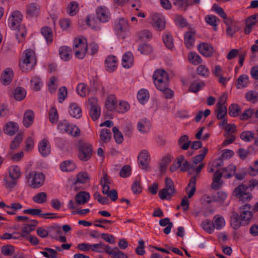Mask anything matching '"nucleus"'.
Segmentation results:
<instances>
[{
  "label": "nucleus",
  "instance_id": "nucleus-23",
  "mask_svg": "<svg viewBox=\"0 0 258 258\" xmlns=\"http://www.w3.org/2000/svg\"><path fill=\"white\" fill-rule=\"evenodd\" d=\"M34 118V113L32 110H27L23 117V124L26 127H28L32 125Z\"/></svg>",
  "mask_w": 258,
  "mask_h": 258
},
{
  "label": "nucleus",
  "instance_id": "nucleus-13",
  "mask_svg": "<svg viewBox=\"0 0 258 258\" xmlns=\"http://www.w3.org/2000/svg\"><path fill=\"white\" fill-rule=\"evenodd\" d=\"M96 16L98 21L101 23H105L109 21V13L106 7L99 6L96 9Z\"/></svg>",
  "mask_w": 258,
  "mask_h": 258
},
{
  "label": "nucleus",
  "instance_id": "nucleus-20",
  "mask_svg": "<svg viewBox=\"0 0 258 258\" xmlns=\"http://www.w3.org/2000/svg\"><path fill=\"white\" fill-rule=\"evenodd\" d=\"M90 196L87 191H80L75 196V199L76 203L78 205H84L88 202L90 199Z\"/></svg>",
  "mask_w": 258,
  "mask_h": 258
},
{
  "label": "nucleus",
  "instance_id": "nucleus-32",
  "mask_svg": "<svg viewBox=\"0 0 258 258\" xmlns=\"http://www.w3.org/2000/svg\"><path fill=\"white\" fill-rule=\"evenodd\" d=\"M150 127V122L146 119H141L137 124L138 130L143 133L148 132Z\"/></svg>",
  "mask_w": 258,
  "mask_h": 258
},
{
  "label": "nucleus",
  "instance_id": "nucleus-29",
  "mask_svg": "<svg viewBox=\"0 0 258 258\" xmlns=\"http://www.w3.org/2000/svg\"><path fill=\"white\" fill-rule=\"evenodd\" d=\"M13 77V72L11 69H7L2 75L1 80L2 83L4 85L9 84Z\"/></svg>",
  "mask_w": 258,
  "mask_h": 258
},
{
  "label": "nucleus",
  "instance_id": "nucleus-63",
  "mask_svg": "<svg viewBox=\"0 0 258 258\" xmlns=\"http://www.w3.org/2000/svg\"><path fill=\"white\" fill-rule=\"evenodd\" d=\"M23 140V136L21 134H18L14 140L12 142L10 148L12 150L17 149Z\"/></svg>",
  "mask_w": 258,
  "mask_h": 258
},
{
  "label": "nucleus",
  "instance_id": "nucleus-42",
  "mask_svg": "<svg viewBox=\"0 0 258 258\" xmlns=\"http://www.w3.org/2000/svg\"><path fill=\"white\" fill-rule=\"evenodd\" d=\"M201 226L205 231L210 234L213 233L215 229L213 223L208 219L203 221Z\"/></svg>",
  "mask_w": 258,
  "mask_h": 258
},
{
  "label": "nucleus",
  "instance_id": "nucleus-43",
  "mask_svg": "<svg viewBox=\"0 0 258 258\" xmlns=\"http://www.w3.org/2000/svg\"><path fill=\"white\" fill-rule=\"evenodd\" d=\"M100 140L103 143H108L111 138V133L109 130L102 129L100 133Z\"/></svg>",
  "mask_w": 258,
  "mask_h": 258
},
{
  "label": "nucleus",
  "instance_id": "nucleus-11",
  "mask_svg": "<svg viewBox=\"0 0 258 258\" xmlns=\"http://www.w3.org/2000/svg\"><path fill=\"white\" fill-rule=\"evenodd\" d=\"M165 20L162 15L153 13L152 15V25L158 31H162L165 28Z\"/></svg>",
  "mask_w": 258,
  "mask_h": 258
},
{
  "label": "nucleus",
  "instance_id": "nucleus-47",
  "mask_svg": "<svg viewBox=\"0 0 258 258\" xmlns=\"http://www.w3.org/2000/svg\"><path fill=\"white\" fill-rule=\"evenodd\" d=\"M184 161V156L181 155L178 157L176 160H175L170 167V171L172 172L177 170L180 166L182 162Z\"/></svg>",
  "mask_w": 258,
  "mask_h": 258
},
{
  "label": "nucleus",
  "instance_id": "nucleus-49",
  "mask_svg": "<svg viewBox=\"0 0 258 258\" xmlns=\"http://www.w3.org/2000/svg\"><path fill=\"white\" fill-rule=\"evenodd\" d=\"M189 61L194 65H198L202 62V59L196 53L191 52L188 54Z\"/></svg>",
  "mask_w": 258,
  "mask_h": 258
},
{
  "label": "nucleus",
  "instance_id": "nucleus-8",
  "mask_svg": "<svg viewBox=\"0 0 258 258\" xmlns=\"http://www.w3.org/2000/svg\"><path fill=\"white\" fill-rule=\"evenodd\" d=\"M251 209L250 204H246L239 208V216L243 225L248 224L252 218V213L249 210Z\"/></svg>",
  "mask_w": 258,
  "mask_h": 258
},
{
  "label": "nucleus",
  "instance_id": "nucleus-45",
  "mask_svg": "<svg viewBox=\"0 0 258 258\" xmlns=\"http://www.w3.org/2000/svg\"><path fill=\"white\" fill-rule=\"evenodd\" d=\"M60 168L62 171L69 172L74 170L76 168V165L74 163L67 161L60 165Z\"/></svg>",
  "mask_w": 258,
  "mask_h": 258
},
{
  "label": "nucleus",
  "instance_id": "nucleus-2",
  "mask_svg": "<svg viewBox=\"0 0 258 258\" xmlns=\"http://www.w3.org/2000/svg\"><path fill=\"white\" fill-rule=\"evenodd\" d=\"M22 20V15L18 11H14L9 21L12 29H17L16 36L19 42H22L26 34V31L24 26H21L20 23Z\"/></svg>",
  "mask_w": 258,
  "mask_h": 258
},
{
  "label": "nucleus",
  "instance_id": "nucleus-36",
  "mask_svg": "<svg viewBox=\"0 0 258 258\" xmlns=\"http://www.w3.org/2000/svg\"><path fill=\"white\" fill-rule=\"evenodd\" d=\"M208 152V148L206 147L204 148L201 154L196 155L192 158V164H194L196 167L198 164L200 163V164L201 163H202V162L204 159Z\"/></svg>",
  "mask_w": 258,
  "mask_h": 258
},
{
  "label": "nucleus",
  "instance_id": "nucleus-52",
  "mask_svg": "<svg viewBox=\"0 0 258 258\" xmlns=\"http://www.w3.org/2000/svg\"><path fill=\"white\" fill-rule=\"evenodd\" d=\"M33 201L38 204L44 203L47 201V194L44 192H39L33 197Z\"/></svg>",
  "mask_w": 258,
  "mask_h": 258
},
{
  "label": "nucleus",
  "instance_id": "nucleus-25",
  "mask_svg": "<svg viewBox=\"0 0 258 258\" xmlns=\"http://www.w3.org/2000/svg\"><path fill=\"white\" fill-rule=\"evenodd\" d=\"M191 142L189 140L187 135H182L180 137L178 141V145L180 149L183 150H187L190 146Z\"/></svg>",
  "mask_w": 258,
  "mask_h": 258
},
{
  "label": "nucleus",
  "instance_id": "nucleus-34",
  "mask_svg": "<svg viewBox=\"0 0 258 258\" xmlns=\"http://www.w3.org/2000/svg\"><path fill=\"white\" fill-rule=\"evenodd\" d=\"M90 177L89 174L86 172H81L78 174L77 179L74 182V184L77 183H86L89 181Z\"/></svg>",
  "mask_w": 258,
  "mask_h": 258
},
{
  "label": "nucleus",
  "instance_id": "nucleus-50",
  "mask_svg": "<svg viewBox=\"0 0 258 258\" xmlns=\"http://www.w3.org/2000/svg\"><path fill=\"white\" fill-rule=\"evenodd\" d=\"M248 82V77L247 75H240L237 80V88L239 89L245 87Z\"/></svg>",
  "mask_w": 258,
  "mask_h": 258
},
{
  "label": "nucleus",
  "instance_id": "nucleus-21",
  "mask_svg": "<svg viewBox=\"0 0 258 258\" xmlns=\"http://www.w3.org/2000/svg\"><path fill=\"white\" fill-rule=\"evenodd\" d=\"M69 108V113L72 117L79 118L82 116V109L77 103H71Z\"/></svg>",
  "mask_w": 258,
  "mask_h": 258
},
{
  "label": "nucleus",
  "instance_id": "nucleus-61",
  "mask_svg": "<svg viewBox=\"0 0 258 258\" xmlns=\"http://www.w3.org/2000/svg\"><path fill=\"white\" fill-rule=\"evenodd\" d=\"M205 21L206 22L213 27V29L216 31L217 30V21H219V19L216 16L214 15H208L205 17Z\"/></svg>",
  "mask_w": 258,
  "mask_h": 258
},
{
  "label": "nucleus",
  "instance_id": "nucleus-53",
  "mask_svg": "<svg viewBox=\"0 0 258 258\" xmlns=\"http://www.w3.org/2000/svg\"><path fill=\"white\" fill-rule=\"evenodd\" d=\"M26 92L22 87H17L15 90L14 97L17 100L21 101L25 97Z\"/></svg>",
  "mask_w": 258,
  "mask_h": 258
},
{
  "label": "nucleus",
  "instance_id": "nucleus-3",
  "mask_svg": "<svg viewBox=\"0 0 258 258\" xmlns=\"http://www.w3.org/2000/svg\"><path fill=\"white\" fill-rule=\"evenodd\" d=\"M36 58L34 51L29 49L23 53V58L20 61L19 66L24 72L32 70L36 64Z\"/></svg>",
  "mask_w": 258,
  "mask_h": 258
},
{
  "label": "nucleus",
  "instance_id": "nucleus-16",
  "mask_svg": "<svg viewBox=\"0 0 258 258\" xmlns=\"http://www.w3.org/2000/svg\"><path fill=\"white\" fill-rule=\"evenodd\" d=\"M115 28L117 33L120 34L127 31L129 30L130 26L127 21L123 18H120L116 24Z\"/></svg>",
  "mask_w": 258,
  "mask_h": 258
},
{
  "label": "nucleus",
  "instance_id": "nucleus-18",
  "mask_svg": "<svg viewBox=\"0 0 258 258\" xmlns=\"http://www.w3.org/2000/svg\"><path fill=\"white\" fill-rule=\"evenodd\" d=\"M32 222H34V224H25L22 228L21 233L15 232L14 234H19L22 237H27V235L30 232L34 230V227H36L38 224V222L36 220H33Z\"/></svg>",
  "mask_w": 258,
  "mask_h": 258
},
{
  "label": "nucleus",
  "instance_id": "nucleus-27",
  "mask_svg": "<svg viewBox=\"0 0 258 258\" xmlns=\"http://www.w3.org/2000/svg\"><path fill=\"white\" fill-rule=\"evenodd\" d=\"M39 11L40 7L36 3H31L27 7V14L30 17L38 16Z\"/></svg>",
  "mask_w": 258,
  "mask_h": 258
},
{
  "label": "nucleus",
  "instance_id": "nucleus-22",
  "mask_svg": "<svg viewBox=\"0 0 258 258\" xmlns=\"http://www.w3.org/2000/svg\"><path fill=\"white\" fill-rule=\"evenodd\" d=\"M91 250L97 252H105L107 254L110 250L111 247L108 245L105 244L103 242H100L97 244H92Z\"/></svg>",
  "mask_w": 258,
  "mask_h": 258
},
{
  "label": "nucleus",
  "instance_id": "nucleus-17",
  "mask_svg": "<svg viewBox=\"0 0 258 258\" xmlns=\"http://www.w3.org/2000/svg\"><path fill=\"white\" fill-rule=\"evenodd\" d=\"M230 225L233 229L237 230L243 225L239 214L235 211L231 212L230 216Z\"/></svg>",
  "mask_w": 258,
  "mask_h": 258
},
{
  "label": "nucleus",
  "instance_id": "nucleus-64",
  "mask_svg": "<svg viewBox=\"0 0 258 258\" xmlns=\"http://www.w3.org/2000/svg\"><path fill=\"white\" fill-rule=\"evenodd\" d=\"M139 39L141 41H146L152 37V34L149 30H145L141 31L138 34Z\"/></svg>",
  "mask_w": 258,
  "mask_h": 258
},
{
  "label": "nucleus",
  "instance_id": "nucleus-40",
  "mask_svg": "<svg viewBox=\"0 0 258 258\" xmlns=\"http://www.w3.org/2000/svg\"><path fill=\"white\" fill-rule=\"evenodd\" d=\"M163 41L166 47L172 49L174 47L173 39L172 35L168 33H166L163 35Z\"/></svg>",
  "mask_w": 258,
  "mask_h": 258
},
{
  "label": "nucleus",
  "instance_id": "nucleus-60",
  "mask_svg": "<svg viewBox=\"0 0 258 258\" xmlns=\"http://www.w3.org/2000/svg\"><path fill=\"white\" fill-rule=\"evenodd\" d=\"M138 99L142 104L146 101L149 99V93L148 91L145 89L140 90L138 93L137 95Z\"/></svg>",
  "mask_w": 258,
  "mask_h": 258
},
{
  "label": "nucleus",
  "instance_id": "nucleus-7",
  "mask_svg": "<svg viewBox=\"0 0 258 258\" xmlns=\"http://www.w3.org/2000/svg\"><path fill=\"white\" fill-rule=\"evenodd\" d=\"M45 176L42 172L31 171L28 177L29 185L33 188H38L44 183Z\"/></svg>",
  "mask_w": 258,
  "mask_h": 258
},
{
  "label": "nucleus",
  "instance_id": "nucleus-38",
  "mask_svg": "<svg viewBox=\"0 0 258 258\" xmlns=\"http://www.w3.org/2000/svg\"><path fill=\"white\" fill-rule=\"evenodd\" d=\"M173 4L178 9L184 11H185L189 6L192 5V4L189 3L188 0H174Z\"/></svg>",
  "mask_w": 258,
  "mask_h": 258
},
{
  "label": "nucleus",
  "instance_id": "nucleus-46",
  "mask_svg": "<svg viewBox=\"0 0 258 258\" xmlns=\"http://www.w3.org/2000/svg\"><path fill=\"white\" fill-rule=\"evenodd\" d=\"M21 175L20 168L17 166H12L9 168L10 177L14 179H18Z\"/></svg>",
  "mask_w": 258,
  "mask_h": 258
},
{
  "label": "nucleus",
  "instance_id": "nucleus-41",
  "mask_svg": "<svg viewBox=\"0 0 258 258\" xmlns=\"http://www.w3.org/2000/svg\"><path fill=\"white\" fill-rule=\"evenodd\" d=\"M23 213L26 214H30L33 216H40L43 217L46 215H52L53 213L42 214V210L39 209H28L23 211Z\"/></svg>",
  "mask_w": 258,
  "mask_h": 258
},
{
  "label": "nucleus",
  "instance_id": "nucleus-55",
  "mask_svg": "<svg viewBox=\"0 0 258 258\" xmlns=\"http://www.w3.org/2000/svg\"><path fill=\"white\" fill-rule=\"evenodd\" d=\"M112 132L113 133V137L116 143L118 144H121L123 140V137L122 133L116 126L112 128Z\"/></svg>",
  "mask_w": 258,
  "mask_h": 258
},
{
  "label": "nucleus",
  "instance_id": "nucleus-15",
  "mask_svg": "<svg viewBox=\"0 0 258 258\" xmlns=\"http://www.w3.org/2000/svg\"><path fill=\"white\" fill-rule=\"evenodd\" d=\"M223 173L220 170H217L214 174L213 182L211 184V187L213 189H218L222 185L223 182L221 179L222 177Z\"/></svg>",
  "mask_w": 258,
  "mask_h": 258
},
{
  "label": "nucleus",
  "instance_id": "nucleus-12",
  "mask_svg": "<svg viewBox=\"0 0 258 258\" xmlns=\"http://www.w3.org/2000/svg\"><path fill=\"white\" fill-rule=\"evenodd\" d=\"M140 167L142 169L147 170L150 158L148 152L146 150L142 151L138 157Z\"/></svg>",
  "mask_w": 258,
  "mask_h": 258
},
{
  "label": "nucleus",
  "instance_id": "nucleus-4",
  "mask_svg": "<svg viewBox=\"0 0 258 258\" xmlns=\"http://www.w3.org/2000/svg\"><path fill=\"white\" fill-rule=\"evenodd\" d=\"M176 192L174 183L173 180L166 177L165 180V187L159 192V197L161 200H170L171 197Z\"/></svg>",
  "mask_w": 258,
  "mask_h": 258
},
{
  "label": "nucleus",
  "instance_id": "nucleus-6",
  "mask_svg": "<svg viewBox=\"0 0 258 258\" xmlns=\"http://www.w3.org/2000/svg\"><path fill=\"white\" fill-rule=\"evenodd\" d=\"M78 157L80 160L87 161L92 155V148L91 144L83 141L78 142Z\"/></svg>",
  "mask_w": 258,
  "mask_h": 258
},
{
  "label": "nucleus",
  "instance_id": "nucleus-58",
  "mask_svg": "<svg viewBox=\"0 0 258 258\" xmlns=\"http://www.w3.org/2000/svg\"><path fill=\"white\" fill-rule=\"evenodd\" d=\"M116 104V101L114 96L113 95L108 96L105 102L106 108L110 111L113 110L115 108Z\"/></svg>",
  "mask_w": 258,
  "mask_h": 258
},
{
  "label": "nucleus",
  "instance_id": "nucleus-31",
  "mask_svg": "<svg viewBox=\"0 0 258 258\" xmlns=\"http://www.w3.org/2000/svg\"><path fill=\"white\" fill-rule=\"evenodd\" d=\"M71 48L68 46H63L59 48V54L61 58L64 60L67 61L71 58Z\"/></svg>",
  "mask_w": 258,
  "mask_h": 258
},
{
  "label": "nucleus",
  "instance_id": "nucleus-28",
  "mask_svg": "<svg viewBox=\"0 0 258 258\" xmlns=\"http://www.w3.org/2000/svg\"><path fill=\"white\" fill-rule=\"evenodd\" d=\"M86 24L93 29L97 30L100 29V22L98 20L91 16H88L86 18Z\"/></svg>",
  "mask_w": 258,
  "mask_h": 258
},
{
  "label": "nucleus",
  "instance_id": "nucleus-44",
  "mask_svg": "<svg viewBox=\"0 0 258 258\" xmlns=\"http://www.w3.org/2000/svg\"><path fill=\"white\" fill-rule=\"evenodd\" d=\"M229 115L232 117L238 116L241 112V108L237 104H232L229 107Z\"/></svg>",
  "mask_w": 258,
  "mask_h": 258
},
{
  "label": "nucleus",
  "instance_id": "nucleus-30",
  "mask_svg": "<svg viewBox=\"0 0 258 258\" xmlns=\"http://www.w3.org/2000/svg\"><path fill=\"white\" fill-rule=\"evenodd\" d=\"M18 130V126L16 123L9 122L6 124L4 128V132L10 136L14 135Z\"/></svg>",
  "mask_w": 258,
  "mask_h": 258
},
{
  "label": "nucleus",
  "instance_id": "nucleus-37",
  "mask_svg": "<svg viewBox=\"0 0 258 258\" xmlns=\"http://www.w3.org/2000/svg\"><path fill=\"white\" fill-rule=\"evenodd\" d=\"M108 254L111 255L113 258H128L127 255L120 251L117 247H114L113 249L111 248Z\"/></svg>",
  "mask_w": 258,
  "mask_h": 258
},
{
  "label": "nucleus",
  "instance_id": "nucleus-35",
  "mask_svg": "<svg viewBox=\"0 0 258 258\" xmlns=\"http://www.w3.org/2000/svg\"><path fill=\"white\" fill-rule=\"evenodd\" d=\"M133 63V57L131 52L125 53L122 57V66L125 68H129Z\"/></svg>",
  "mask_w": 258,
  "mask_h": 258
},
{
  "label": "nucleus",
  "instance_id": "nucleus-19",
  "mask_svg": "<svg viewBox=\"0 0 258 258\" xmlns=\"http://www.w3.org/2000/svg\"><path fill=\"white\" fill-rule=\"evenodd\" d=\"M38 149L40 154L43 156L48 155L50 152V145L46 139H43L40 142Z\"/></svg>",
  "mask_w": 258,
  "mask_h": 258
},
{
  "label": "nucleus",
  "instance_id": "nucleus-59",
  "mask_svg": "<svg viewBox=\"0 0 258 258\" xmlns=\"http://www.w3.org/2000/svg\"><path fill=\"white\" fill-rule=\"evenodd\" d=\"M216 109V117L218 119H223L227 113V109L226 106H217Z\"/></svg>",
  "mask_w": 258,
  "mask_h": 258
},
{
  "label": "nucleus",
  "instance_id": "nucleus-33",
  "mask_svg": "<svg viewBox=\"0 0 258 258\" xmlns=\"http://www.w3.org/2000/svg\"><path fill=\"white\" fill-rule=\"evenodd\" d=\"M214 229L218 230L222 229L225 225V222L224 218L220 215H216L213 217Z\"/></svg>",
  "mask_w": 258,
  "mask_h": 258
},
{
  "label": "nucleus",
  "instance_id": "nucleus-10",
  "mask_svg": "<svg viewBox=\"0 0 258 258\" xmlns=\"http://www.w3.org/2000/svg\"><path fill=\"white\" fill-rule=\"evenodd\" d=\"M89 103L90 105V116L93 120H97L100 116L101 109L97 104V99L92 97L89 99Z\"/></svg>",
  "mask_w": 258,
  "mask_h": 258
},
{
  "label": "nucleus",
  "instance_id": "nucleus-57",
  "mask_svg": "<svg viewBox=\"0 0 258 258\" xmlns=\"http://www.w3.org/2000/svg\"><path fill=\"white\" fill-rule=\"evenodd\" d=\"M171 158L169 156H165L164 158H163L162 160L160 163V171L161 172V174H163L165 173L167 167L169 163L171 161Z\"/></svg>",
  "mask_w": 258,
  "mask_h": 258
},
{
  "label": "nucleus",
  "instance_id": "nucleus-5",
  "mask_svg": "<svg viewBox=\"0 0 258 258\" xmlns=\"http://www.w3.org/2000/svg\"><path fill=\"white\" fill-rule=\"evenodd\" d=\"M153 79L154 83L157 88L164 89L167 84H168L169 77L164 70L162 69L157 70L155 71Z\"/></svg>",
  "mask_w": 258,
  "mask_h": 258
},
{
  "label": "nucleus",
  "instance_id": "nucleus-56",
  "mask_svg": "<svg viewBox=\"0 0 258 258\" xmlns=\"http://www.w3.org/2000/svg\"><path fill=\"white\" fill-rule=\"evenodd\" d=\"M245 97L247 101L254 103L258 100V93L249 91L245 94Z\"/></svg>",
  "mask_w": 258,
  "mask_h": 258
},
{
  "label": "nucleus",
  "instance_id": "nucleus-39",
  "mask_svg": "<svg viewBox=\"0 0 258 258\" xmlns=\"http://www.w3.org/2000/svg\"><path fill=\"white\" fill-rule=\"evenodd\" d=\"M236 166L234 165H230L226 167L222 168L224 177L227 178L231 177L235 174L236 171Z\"/></svg>",
  "mask_w": 258,
  "mask_h": 258
},
{
  "label": "nucleus",
  "instance_id": "nucleus-14",
  "mask_svg": "<svg viewBox=\"0 0 258 258\" xmlns=\"http://www.w3.org/2000/svg\"><path fill=\"white\" fill-rule=\"evenodd\" d=\"M199 52L206 57L211 56L214 53V48L212 45L207 43H202L198 45Z\"/></svg>",
  "mask_w": 258,
  "mask_h": 258
},
{
  "label": "nucleus",
  "instance_id": "nucleus-24",
  "mask_svg": "<svg viewBox=\"0 0 258 258\" xmlns=\"http://www.w3.org/2000/svg\"><path fill=\"white\" fill-rule=\"evenodd\" d=\"M116 62L117 59L115 56H108L105 60L107 70L110 72L114 71L117 67Z\"/></svg>",
  "mask_w": 258,
  "mask_h": 258
},
{
  "label": "nucleus",
  "instance_id": "nucleus-26",
  "mask_svg": "<svg viewBox=\"0 0 258 258\" xmlns=\"http://www.w3.org/2000/svg\"><path fill=\"white\" fill-rule=\"evenodd\" d=\"M195 32L189 31L184 34V43L186 46L190 48L192 47L195 40Z\"/></svg>",
  "mask_w": 258,
  "mask_h": 258
},
{
  "label": "nucleus",
  "instance_id": "nucleus-51",
  "mask_svg": "<svg viewBox=\"0 0 258 258\" xmlns=\"http://www.w3.org/2000/svg\"><path fill=\"white\" fill-rule=\"evenodd\" d=\"M78 93L82 97L86 96L90 91V89L84 83H80L77 87Z\"/></svg>",
  "mask_w": 258,
  "mask_h": 258
},
{
  "label": "nucleus",
  "instance_id": "nucleus-54",
  "mask_svg": "<svg viewBox=\"0 0 258 258\" xmlns=\"http://www.w3.org/2000/svg\"><path fill=\"white\" fill-rule=\"evenodd\" d=\"M41 33L45 38L47 43H51L52 41V33L51 29L48 27H44L42 28Z\"/></svg>",
  "mask_w": 258,
  "mask_h": 258
},
{
  "label": "nucleus",
  "instance_id": "nucleus-1",
  "mask_svg": "<svg viewBox=\"0 0 258 258\" xmlns=\"http://www.w3.org/2000/svg\"><path fill=\"white\" fill-rule=\"evenodd\" d=\"M204 163H201L197 167H195L194 164L190 165L188 162L184 159L180 166V170L181 171H186L189 170H192L196 172V174L190 179L189 182L186 188V190L190 188V190L188 192V198H191L196 191V184L197 181V177H199L200 174L205 166Z\"/></svg>",
  "mask_w": 258,
  "mask_h": 258
},
{
  "label": "nucleus",
  "instance_id": "nucleus-48",
  "mask_svg": "<svg viewBox=\"0 0 258 258\" xmlns=\"http://www.w3.org/2000/svg\"><path fill=\"white\" fill-rule=\"evenodd\" d=\"M40 253L46 258H57V256L56 251L48 247L45 248L44 251H41Z\"/></svg>",
  "mask_w": 258,
  "mask_h": 258
},
{
  "label": "nucleus",
  "instance_id": "nucleus-62",
  "mask_svg": "<svg viewBox=\"0 0 258 258\" xmlns=\"http://www.w3.org/2000/svg\"><path fill=\"white\" fill-rule=\"evenodd\" d=\"M248 187L244 184H240L235 188L234 190V194L236 197L239 198L241 195L246 193Z\"/></svg>",
  "mask_w": 258,
  "mask_h": 258
},
{
  "label": "nucleus",
  "instance_id": "nucleus-9",
  "mask_svg": "<svg viewBox=\"0 0 258 258\" xmlns=\"http://www.w3.org/2000/svg\"><path fill=\"white\" fill-rule=\"evenodd\" d=\"M58 127L61 131H64L65 133L73 137H78L80 136V130L78 127L76 125L69 124L66 120L60 122L58 124Z\"/></svg>",
  "mask_w": 258,
  "mask_h": 258
}]
</instances>
